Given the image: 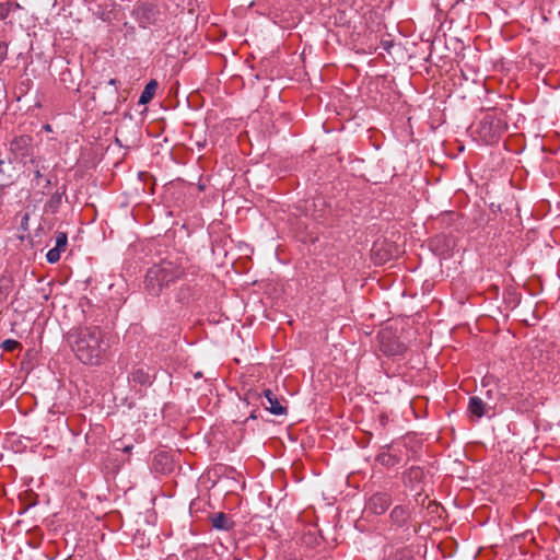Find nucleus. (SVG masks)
<instances>
[{
	"label": "nucleus",
	"mask_w": 560,
	"mask_h": 560,
	"mask_svg": "<svg viewBox=\"0 0 560 560\" xmlns=\"http://www.w3.org/2000/svg\"><path fill=\"white\" fill-rule=\"evenodd\" d=\"M65 341L74 357L85 365L97 366L106 360L109 346L98 326H74L66 332Z\"/></svg>",
	"instance_id": "f257e3e1"
},
{
	"label": "nucleus",
	"mask_w": 560,
	"mask_h": 560,
	"mask_svg": "<svg viewBox=\"0 0 560 560\" xmlns=\"http://www.w3.org/2000/svg\"><path fill=\"white\" fill-rule=\"evenodd\" d=\"M184 275V268L177 262L164 259L147 270L144 289L151 296H159Z\"/></svg>",
	"instance_id": "f03ea898"
},
{
	"label": "nucleus",
	"mask_w": 560,
	"mask_h": 560,
	"mask_svg": "<svg viewBox=\"0 0 560 560\" xmlns=\"http://www.w3.org/2000/svg\"><path fill=\"white\" fill-rule=\"evenodd\" d=\"M9 151L15 160L26 162L33 158V138L27 135L15 136L9 143Z\"/></svg>",
	"instance_id": "7ed1b4c3"
},
{
	"label": "nucleus",
	"mask_w": 560,
	"mask_h": 560,
	"mask_svg": "<svg viewBox=\"0 0 560 560\" xmlns=\"http://www.w3.org/2000/svg\"><path fill=\"white\" fill-rule=\"evenodd\" d=\"M502 131V122L500 119H494L486 116L478 125V135L485 143H493L499 140Z\"/></svg>",
	"instance_id": "20e7f679"
},
{
	"label": "nucleus",
	"mask_w": 560,
	"mask_h": 560,
	"mask_svg": "<svg viewBox=\"0 0 560 560\" xmlns=\"http://www.w3.org/2000/svg\"><path fill=\"white\" fill-rule=\"evenodd\" d=\"M18 177L19 173L12 160L0 158V188L11 187L15 184Z\"/></svg>",
	"instance_id": "39448f33"
},
{
	"label": "nucleus",
	"mask_w": 560,
	"mask_h": 560,
	"mask_svg": "<svg viewBox=\"0 0 560 560\" xmlns=\"http://www.w3.org/2000/svg\"><path fill=\"white\" fill-rule=\"evenodd\" d=\"M136 13L140 24L145 27V25H152L156 22L159 8L153 3L141 2L138 4Z\"/></svg>",
	"instance_id": "423d86ee"
},
{
	"label": "nucleus",
	"mask_w": 560,
	"mask_h": 560,
	"mask_svg": "<svg viewBox=\"0 0 560 560\" xmlns=\"http://www.w3.org/2000/svg\"><path fill=\"white\" fill-rule=\"evenodd\" d=\"M390 497L387 493H375L369 500V509L374 514H383L390 505Z\"/></svg>",
	"instance_id": "0eeeda50"
},
{
	"label": "nucleus",
	"mask_w": 560,
	"mask_h": 560,
	"mask_svg": "<svg viewBox=\"0 0 560 560\" xmlns=\"http://www.w3.org/2000/svg\"><path fill=\"white\" fill-rule=\"evenodd\" d=\"M67 187L63 185L61 190L55 191L50 198L44 205V211L46 213L55 214L59 211L62 203V198L66 196Z\"/></svg>",
	"instance_id": "6e6552de"
},
{
	"label": "nucleus",
	"mask_w": 560,
	"mask_h": 560,
	"mask_svg": "<svg viewBox=\"0 0 560 560\" xmlns=\"http://www.w3.org/2000/svg\"><path fill=\"white\" fill-rule=\"evenodd\" d=\"M211 525L214 529L230 532L234 527V522L223 512L214 513L210 516Z\"/></svg>",
	"instance_id": "1a4fd4ad"
},
{
	"label": "nucleus",
	"mask_w": 560,
	"mask_h": 560,
	"mask_svg": "<svg viewBox=\"0 0 560 560\" xmlns=\"http://www.w3.org/2000/svg\"><path fill=\"white\" fill-rule=\"evenodd\" d=\"M424 474L422 468L412 466L404 472L402 480L407 487L415 489L418 483L423 479Z\"/></svg>",
	"instance_id": "9d476101"
},
{
	"label": "nucleus",
	"mask_w": 560,
	"mask_h": 560,
	"mask_svg": "<svg viewBox=\"0 0 560 560\" xmlns=\"http://www.w3.org/2000/svg\"><path fill=\"white\" fill-rule=\"evenodd\" d=\"M409 518L410 511L407 506L396 505L390 512L392 522L399 527L407 525Z\"/></svg>",
	"instance_id": "9b49d317"
},
{
	"label": "nucleus",
	"mask_w": 560,
	"mask_h": 560,
	"mask_svg": "<svg viewBox=\"0 0 560 560\" xmlns=\"http://www.w3.org/2000/svg\"><path fill=\"white\" fill-rule=\"evenodd\" d=\"M264 396L269 402V407H267V409L270 413L276 416H282L287 413V408L280 404L277 396L270 389L264 390Z\"/></svg>",
	"instance_id": "f8f14e48"
},
{
	"label": "nucleus",
	"mask_w": 560,
	"mask_h": 560,
	"mask_svg": "<svg viewBox=\"0 0 560 560\" xmlns=\"http://www.w3.org/2000/svg\"><path fill=\"white\" fill-rule=\"evenodd\" d=\"M388 448L389 445L383 446L381 452L376 455L375 460L384 467H394L400 462V458L397 455L387 452L386 450Z\"/></svg>",
	"instance_id": "ddd939ff"
},
{
	"label": "nucleus",
	"mask_w": 560,
	"mask_h": 560,
	"mask_svg": "<svg viewBox=\"0 0 560 560\" xmlns=\"http://www.w3.org/2000/svg\"><path fill=\"white\" fill-rule=\"evenodd\" d=\"M468 411L480 419L485 415V402L483 400L478 396H472L469 398L468 402Z\"/></svg>",
	"instance_id": "4468645a"
},
{
	"label": "nucleus",
	"mask_w": 560,
	"mask_h": 560,
	"mask_svg": "<svg viewBox=\"0 0 560 560\" xmlns=\"http://www.w3.org/2000/svg\"><path fill=\"white\" fill-rule=\"evenodd\" d=\"M156 89H158V82L155 80L149 81L140 94V97L138 101L139 104L144 105V104L149 103L152 100Z\"/></svg>",
	"instance_id": "2eb2a0df"
},
{
	"label": "nucleus",
	"mask_w": 560,
	"mask_h": 560,
	"mask_svg": "<svg viewBox=\"0 0 560 560\" xmlns=\"http://www.w3.org/2000/svg\"><path fill=\"white\" fill-rule=\"evenodd\" d=\"M118 83H119V81H118V80H116V79H110V80L107 82V84H108V85L114 86V90H113V91H110V93H109V96H110V98H112V101H113V105H112L110 109L105 110V113H109V114H112V113H114V112H117V110H118V108H119L120 101H119V95H118V91H117V88H116V85H117Z\"/></svg>",
	"instance_id": "dca6fc26"
},
{
	"label": "nucleus",
	"mask_w": 560,
	"mask_h": 560,
	"mask_svg": "<svg viewBox=\"0 0 560 560\" xmlns=\"http://www.w3.org/2000/svg\"><path fill=\"white\" fill-rule=\"evenodd\" d=\"M383 351L389 355H398L405 351V346L399 342H394L393 345H385L382 341Z\"/></svg>",
	"instance_id": "f3484780"
},
{
	"label": "nucleus",
	"mask_w": 560,
	"mask_h": 560,
	"mask_svg": "<svg viewBox=\"0 0 560 560\" xmlns=\"http://www.w3.org/2000/svg\"><path fill=\"white\" fill-rule=\"evenodd\" d=\"M131 380L135 382V383H138V384H141V385H145V384H149L150 383V376L148 373H145L143 370L141 369H138V370H135L132 373H131Z\"/></svg>",
	"instance_id": "a211bd4d"
},
{
	"label": "nucleus",
	"mask_w": 560,
	"mask_h": 560,
	"mask_svg": "<svg viewBox=\"0 0 560 560\" xmlns=\"http://www.w3.org/2000/svg\"><path fill=\"white\" fill-rule=\"evenodd\" d=\"M30 163L32 165H34V171H33V175H34V180L36 182V184L38 185L39 184V180L44 178V175H43V170L45 168L43 165L39 164V162L35 159V158H32L30 160Z\"/></svg>",
	"instance_id": "6ab92c4d"
},
{
	"label": "nucleus",
	"mask_w": 560,
	"mask_h": 560,
	"mask_svg": "<svg viewBox=\"0 0 560 560\" xmlns=\"http://www.w3.org/2000/svg\"><path fill=\"white\" fill-rule=\"evenodd\" d=\"M68 245V235L66 232L58 231L56 233V245L55 248L63 252Z\"/></svg>",
	"instance_id": "aec40b11"
},
{
	"label": "nucleus",
	"mask_w": 560,
	"mask_h": 560,
	"mask_svg": "<svg viewBox=\"0 0 560 560\" xmlns=\"http://www.w3.org/2000/svg\"><path fill=\"white\" fill-rule=\"evenodd\" d=\"M12 288V283L9 279H0V299H5Z\"/></svg>",
	"instance_id": "412c9836"
},
{
	"label": "nucleus",
	"mask_w": 560,
	"mask_h": 560,
	"mask_svg": "<svg viewBox=\"0 0 560 560\" xmlns=\"http://www.w3.org/2000/svg\"><path fill=\"white\" fill-rule=\"evenodd\" d=\"M0 348L4 351H14L18 348H21V343L14 339H5L0 345Z\"/></svg>",
	"instance_id": "4be33fe9"
},
{
	"label": "nucleus",
	"mask_w": 560,
	"mask_h": 560,
	"mask_svg": "<svg viewBox=\"0 0 560 560\" xmlns=\"http://www.w3.org/2000/svg\"><path fill=\"white\" fill-rule=\"evenodd\" d=\"M61 252L57 248H51L46 254V259L49 264H56L60 259Z\"/></svg>",
	"instance_id": "5701e85b"
},
{
	"label": "nucleus",
	"mask_w": 560,
	"mask_h": 560,
	"mask_svg": "<svg viewBox=\"0 0 560 560\" xmlns=\"http://www.w3.org/2000/svg\"><path fill=\"white\" fill-rule=\"evenodd\" d=\"M8 55V45L0 42V65L4 61Z\"/></svg>",
	"instance_id": "b1692460"
},
{
	"label": "nucleus",
	"mask_w": 560,
	"mask_h": 560,
	"mask_svg": "<svg viewBox=\"0 0 560 560\" xmlns=\"http://www.w3.org/2000/svg\"><path fill=\"white\" fill-rule=\"evenodd\" d=\"M381 46L384 50L386 51H390V48L393 47V42L392 40H382L381 42Z\"/></svg>",
	"instance_id": "393cba45"
},
{
	"label": "nucleus",
	"mask_w": 560,
	"mask_h": 560,
	"mask_svg": "<svg viewBox=\"0 0 560 560\" xmlns=\"http://www.w3.org/2000/svg\"><path fill=\"white\" fill-rule=\"evenodd\" d=\"M44 180H45V186H44V188H48V187H50V185H51V180H50V178L46 177V178H44Z\"/></svg>",
	"instance_id": "a878e982"
},
{
	"label": "nucleus",
	"mask_w": 560,
	"mask_h": 560,
	"mask_svg": "<svg viewBox=\"0 0 560 560\" xmlns=\"http://www.w3.org/2000/svg\"><path fill=\"white\" fill-rule=\"evenodd\" d=\"M132 447H133L132 445H126V446L122 448V451H124L125 453H130V452H131V450H132Z\"/></svg>",
	"instance_id": "bb28decb"
},
{
	"label": "nucleus",
	"mask_w": 560,
	"mask_h": 560,
	"mask_svg": "<svg viewBox=\"0 0 560 560\" xmlns=\"http://www.w3.org/2000/svg\"><path fill=\"white\" fill-rule=\"evenodd\" d=\"M201 376H202L201 372H197V373L195 374V377H196V378L201 377Z\"/></svg>",
	"instance_id": "cd10ccee"
},
{
	"label": "nucleus",
	"mask_w": 560,
	"mask_h": 560,
	"mask_svg": "<svg viewBox=\"0 0 560 560\" xmlns=\"http://www.w3.org/2000/svg\"><path fill=\"white\" fill-rule=\"evenodd\" d=\"M250 419H256V416L254 412H252V415L249 416Z\"/></svg>",
	"instance_id": "c85d7f7f"
},
{
	"label": "nucleus",
	"mask_w": 560,
	"mask_h": 560,
	"mask_svg": "<svg viewBox=\"0 0 560 560\" xmlns=\"http://www.w3.org/2000/svg\"><path fill=\"white\" fill-rule=\"evenodd\" d=\"M45 129H46V130H50V126H49V125H46V126H45Z\"/></svg>",
	"instance_id": "c756f323"
},
{
	"label": "nucleus",
	"mask_w": 560,
	"mask_h": 560,
	"mask_svg": "<svg viewBox=\"0 0 560 560\" xmlns=\"http://www.w3.org/2000/svg\"><path fill=\"white\" fill-rule=\"evenodd\" d=\"M27 219H28V215H27V214H25V215H24V218H23V220H25V221H26Z\"/></svg>",
	"instance_id": "7c9ffc66"
},
{
	"label": "nucleus",
	"mask_w": 560,
	"mask_h": 560,
	"mask_svg": "<svg viewBox=\"0 0 560 560\" xmlns=\"http://www.w3.org/2000/svg\"><path fill=\"white\" fill-rule=\"evenodd\" d=\"M56 3H57V0H54V3H52V5L55 7V5H56Z\"/></svg>",
	"instance_id": "2f4dec72"
}]
</instances>
